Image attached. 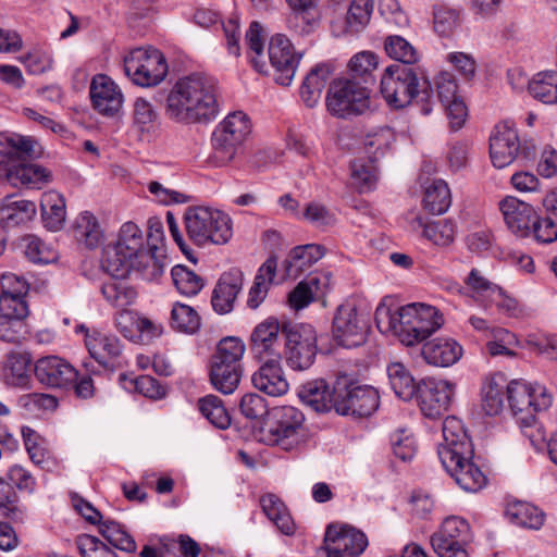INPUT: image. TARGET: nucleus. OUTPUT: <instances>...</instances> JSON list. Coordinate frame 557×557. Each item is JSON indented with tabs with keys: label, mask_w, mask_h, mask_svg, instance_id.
Instances as JSON below:
<instances>
[{
	"label": "nucleus",
	"mask_w": 557,
	"mask_h": 557,
	"mask_svg": "<svg viewBox=\"0 0 557 557\" xmlns=\"http://www.w3.org/2000/svg\"><path fill=\"white\" fill-rule=\"evenodd\" d=\"M18 405L30 414L53 411L57 409L58 398L45 393H30L20 397Z\"/></svg>",
	"instance_id": "0e129e2a"
},
{
	"label": "nucleus",
	"mask_w": 557,
	"mask_h": 557,
	"mask_svg": "<svg viewBox=\"0 0 557 557\" xmlns=\"http://www.w3.org/2000/svg\"><path fill=\"white\" fill-rule=\"evenodd\" d=\"M36 212V206L29 200L10 201L0 209V222L12 227L29 221Z\"/></svg>",
	"instance_id": "8fccbe9b"
},
{
	"label": "nucleus",
	"mask_w": 557,
	"mask_h": 557,
	"mask_svg": "<svg viewBox=\"0 0 557 557\" xmlns=\"http://www.w3.org/2000/svg\"><path fill=\"white\" fill-rule=\"evenodd\" d=\"M499 210L508 230L518 237H528L534 222L533 207L513 196H507L499 201Z\"/></svg>",
	"instance_id": "b1692460"
},
{
	"label": "nucleus",
	"mask_w": 557,
	"mask_h": 557,
	"mask_svg": "<svg viewBox=\"0 0 557 557\" xmlns=\"http://www.w3.org/2000/svg\"><path fill=\"white\" fill-rule=\"evenodd\" d=\"M375 322L381 333L393 334L403 344L412 346L437 331L444 319L433 306L409 304L395 310L379 306L375 310Z\"/></svg>",
	"instance_id": "7ed1b4c3"
},
{
	"label": "nucleus",
	"mask_w": 557,
	"mask_h": 557,
	"mask_svg": "<svg viewBox=\"0 0 557 557\" xmlns=\"http://www.w3.org/2000/svg\"><path fill=\"white\" fill-rule=\"evenodd\" d=\"M462 346L450 337H436L422 346V357L435 367H450L462 357Z\"/></svg>",
	"instance_id": "bb28decb"
},
{
	"label": "nucleus",
	"mask_w": 557,
	"mask_h": 557,
	"mask_svg": "<svg viewBox=\"0 0 557 557\" xmlns=\"http://www.w3.org/2000/svg\"><path fill=\"white\" fill-rule=\"evenodd\" d=\"M505 513L512 524L531 530L541 529L545 520L539 507L522 500L508 503Z\"/></svg>",
	"instance_id": "f704fd0d"
},
{
	"label": "nucleus",
	"mask_w": 557,
	"mask_h": 557,
	"mask_svg": "<svg viewBox=\"0 0 557 557\" xmlns=\"http://www.w3.org/2000/svg\"><path fill=\"white\" fill-rule=\"evenodd\" d=\"M262 32V25L259 22H252L246 32V42L249 50L256 54V57L251 58V63L255 69L260 73H265V63L259 61V58L263 55L264 50V38Z\"/></svg>",
	"instance_id": "69168bd1"
},
{
	"label": "nucleus",
	"mask_w": 557,
	"mask_h": 557,
	"mask_svg": "<svg viewBox=\"0 0 557 557\" xmlns=\"http://www.w3.org/2000/svg\"><path fill=\"white\" fill-rule=\"evenodd\" d=\"M373 11V0H352L346 15L349 32L359 33L368 23Z\"/></svg>",
	"instance_id": "13d9d810"
},
{
	"label": "nucleus",
	"mask_w": 557,
	"mask_h": 557,
	"mask_svg": "<svg viewBox=\"0 0 557 557\" xmlns=\"http://www.w3.org/2000/svg\"><path fill=\"white\" fill-rule=\"evenodd\" d=\"M528 89L532 97L544 103H557V73L546 71L537 73L528 82Z\"/></svg>",
	"instance_id": "a18cd8bd"
},
{
	"label": "nucleus",
	"mask_w": 557,
	"mask_h": 557,
	"mask_svg": "<svg viewBox=\"0 0 557 557\" xmlns=\"http://www.w3.org/2000/svg\"><path fill=\"white\" fill-rule=\"evenodd\" d=\"M171 276L177 292L184 296H196L203 287L202 277L182 264L172 268Z\"/></svg>",
	"instance_id": "864d4df0"
},
{
	"label": "nucleus",
	"mask_w": 557,
	"mask_h": 557,
	"mask_svg": "<svg viewBox=\"0 0 557 557\" xmlns=\"http://www.w3.org/2000/svg\"><path fill=\"white\" fill-rule=\"evenodd\" d=\"M244 369H230L225 367L219 369L210 367V382L218 392L230 395L238 387Z\"/></svg>",
	"instance_id": "6e6d98bb"
},
{
	"label": "nucleus",
	"mask_w": 557,
	"mask_h": 557,
	"mask_svg": "<svg viewBox=\"0 0 557 557\" xmlns=\"http://www.w3.org/2000/svg\"><path fill=\"white\" fill-rule=\"evenodd\" d=\"M380 90L386 102L395 109L405 108L416 100L423 115L433 110L431 85L416 67L400 64L387 66L381 77Z\"/></svg>",
	"instance_id": "20e7f679"
},
{
	"label": "nucleus",
	"mask_w": 557,
	"mask_h": 557,
	"mask_svg": "<svg viewBox=\"0 0 557 557\" xmlns=\"http://www.w3.org/2000/svg\"><path fill=\"white\" fill-rule=\"evenodd\" d=\"M89 94L94 109L106 116H114L123 104V94L107 75L98 74L90 83Z\"/></svg>",
	"instance_id": "5701e85b"
},
{
	"label": "nucleus",
	"mask_w": 557,
	"mask_h": 557,
	"mask_svg": "<svg viewBox=\"0 0 557 557\" xmlns=\"http://www.w3.org/2000/svg\"><path fill=\"white\" fill-rule=\"evenodd\" d=\"M305 421L304 413L293 406L274 408L265 421L261 433L268 445L290 450L299 443V431Z\"/></svg>",
	"instance_id": "9d476101"
},
{
	"label": "nucleus",
	"mask_w": 557,
	"mask_h": 557,
	"mask_svg": "<svg viewBox=\"0 0 557 557\" xmlns=\"http://www.w3.org/2000/svg\"><path fill=\"white\" fill-rule=\"evenodd\" d=\"M41 218L46 228L59 231L65 222V200L57 191H47L40 199Z\"/></svg>",
	"instance_id": "4c0bfd02"
},
{
	"label": "nucleus",
	"mask_w": 557,
	"mask_h": 557,
	"mask_svg": "<svg viewBox=\"0 0 557 557\" xmlns=\"http://www.w3.org/2000/svg\"><path fill=\"white\" fill-rule=\"evenodd\" d=\"M101 285V294L104 299L115 308H125L132 305L136 297L137 292L124 281L126 275L112 276Z\"/></svg>",
	"instance_id": "a19ab883"
},
{
	"label": "nucleus",
	"mask_w": 557,
	"mask_h": 557,
	"mask_svg": "<svg viewBox=\"0 0 557 557\" xmlns=\"http://www.w3.org/2000/svg\"><path fill=\"white\" fill-rule=\"evenodd\" d=\"M333 401L336 413L363 418L376 411L380 395L374 387L361 385L350 375L341 374L333 384Z\"/></svg>",
	"instance_id": "423d86ee"
},
{
	"label": "nucleus",
	"mask_w": 557,
	"mask_h": 557,
	"mask_svg": "<svg viewBox=\"0 0 557 557\" xmlns=\"http://www.w3.org/2000/svg\"><path fill=\"white\" fill-rule=\"evenodd\" d=\"M124 71L134 84L152 87L165 78L168 63L156 48H136L124 58Z\"/></svg>",
	"instance_id": "9b49d317"
},
{
	"label": "nucleus",
	"mask_w": 557,
	"mask_h": 557,
	"mask_svg": "<svg viewBox=\"0 0 557 557\" xmlns=\"http://www.w3.org/2000/svg\"><path fill=\"white\" fill-rule=\"evenodd\" d=\"M483 409L488 416H496L504 406L503 377L493 376L483 387Z\"/></svg>",
	"instance_id": "bf43d9fd"
},
{
	"label": "nucleus",
	"mask_w": 557,
	"mask_h": 557,
	"mask_svg": "<svg viewBox=\"0 0 557 557\" xmlns=\"http://www.w3.org/2000/svg\"><path fill=\"white\" fill-rule=\"evenodd\" d=\"M350 183L359 193L372 190L376 184V169L372 161L357 159L351 163Z\"/></svg>",
	"instance_id": "603ef678"
},
{
	"label": "nucleus",
	"mask_w": 557,
	"mask_h": 557,
	"mask_svg": "<svg viewBox=\"0 0 557 557\" xmlns=\"http://www.w3.org/2000/svg\"><path fill=\"white\" fill-rule=\"evenodd\" d=\"M218 81L203 73L178 78L165 100V115L182 124H207L216 119L219 109Z\"/></svg>",
	"instance_id": "f257e3e1"
},
{
	"label": "nucleus",
	"mask_w": 557,
	"mask_h": 557,
	"mask_svg": "<svg viewBox=\"0 0 557 557\" xmlns=\"http://www.w3.org/2000/svg\"><path fill=\"white\" fill-rule=\"evenodd\" d=\"M144 250L141 230L135 223L126 222L120 230L116 243L104 249L102 268L112 276L127 275L132 268V258Z\"/></svg>",
	"instance_id": "1a4fd4ad"
},
{
	"label": "nucleus",
	"mask_w": 557,
	"mask_h": 557,
	"mask_svg": "<svg viewBox=\"0 0 557 557\" xmlns=\"http://www.w3.org/2000/svg\"><path fill=\"white\" fill-rule=\"evenodd\" d=\"M76 546L82 557H119L112 548L94 535H78Z\"/></svg>",
	"instance_id": "338daca9"
},
{
	"label": "nucleus",
	"mask_w": 557,
	"mask_h": 557,
	"mask_svg": "<svg viewBox=\"0 0 557 557\" xmlns=\"http://www.w3.org/2000/svg\"><path fill=\"white\" fill-rule=\"evenodd\" d=\"M42 153L39 143L30 136L0 134V163L13 158L36 159Z\"/></svg>",
	"instance_id": "cd10ccee"
},
{
	"label": "nucleus",
	"mask_w": 557,
	"mask_h": 557,
	"mask_svg": "<svg viewBox=\"0 0 557 557\" xmlns=\"http://www.w3.org/2000/svg\"><path fill=\"white\" fill-rule=\"evenodd\" d=\"M99 533L111 544L112 547L126 553H134L137 548L136 542L127 530L119 522L104 519L99 525Z\"/></svg>",
	"instance_id": "49530a36"
},
{
	"label": "nucleus",
	"mask_w": 557,
	"mask_h": 557,
	"mask_svg": "<svg viewBox=\"0 0 557 557\" xmlns=\"http://www.w3.org/2000/svg\"><path fill=\"white\" fill-rule=\"evenodd\" d=\"M243 283L244 274L239 269H231L220 276L211 296V305L216 313L226 314L234 309V302L243 288Z\"/></svg>",
	"instance_id": "393cba45"
},
{
	"label": "nucleus",
	"mask_w": 557,
	"mask_h": 557,
	"mask_svg": "<svg viewBox=\"0 0 557 557\" xmlns=\"http://www.w3.org/2000/svg\"><path fill=\"white\" fill-rule=\"evenodd\" d=\"M246 350L244 342L238 337H225L216 346L215 352L211 357L210 367H222L230 369H244L243 357Z\"/></svg>",
	"instance_id": "473e14b6"
},
{
	"label": "nucleus",
	"mask_w": 557,
	"mask_h": 557,
	"mask_svg": "<svg viewBox=\"0 0 557 557\" xmlns=\"http://www.w3.org/2000/svg\"><path fill=\"white\" fill-rule=\"evenodd\" d=\"M165 260L166 257L163 252L145 249L137 257L132 258L131 270L141 273L145 280H156L162 275Z\"/></svg>",
	"instance_id": "c03bdc74"
},
{
	"label": "nucleus",
	"mask_w": 557,
	"mask_h": 557,
	"mask_svg": "<svg viewBox=\"0 0 557 557\" xmlns=\"http://www.w3.org/2000/svg\"><path fill=\"white\" fill-rule=\"evenodd\" d=\"M444 443L438 447V458L456 483L466 492H478L486 484V476L473 461L474 450L462 423L455 417L443 422Z\"/></svg>",
	"instance_id": "f03ea898"
},
{
	"label": "nucleus",
	"mask_w": 557,
	"mask_h": 557,
	"mask_svg": "<svg viewBox=\"0 0 557 557\" xmlns=\"http://www.w3.org/2000/svg\"><path fill=\"white\" fill-rule=\"evenodd\" d=\"M50 172L38 164L21 163L13 165L7 171V178L13 186H25L27 188L40 189L50 182Z\"/></svg>",
	"instance_id": "2f4dec72"
},
{
	"label": "nucleus",
	"mask_w": 557,
	"mask_h": 557,
	"mask_svg": "<svg viewBox=\"0 0 557 557\" xmlns=\"http://www.w3.org/2000/svg\"><path fill=\"white\" fill-rule=\"evenodd\" d=\"M251 132L249 117L242 111L230 113L212 134L213 151L209 162L213 166H225L232 162L238 149Z\"/></svg>",
	"instance_id": "0eeeda50"
},
{
	"label": "nucleus",
	"mask_w": 557,
	"mask_h": 557,
	"mask_svg": "<svg viewBox=\"0 0 557 557\" xmlns=\"http://www.w3.org/2000/svg\"><path fill=\"white\" fill-rule=\"evenodd\" d=\"M454 395V383L428 377L419 381L414 396L423 416L437 419L448 410Z\"/></svg>",
	"instance_id": "2eb2a0df"
},
{
	"label": "nucleus",
	"mask_w": 557,
	"mask_h": 557,
	"mask_svg": "<svg viewBox=\"0 0 557 557\" xmlns=\"http://www.w3.org/2000/svg\"><path fill=\"white\" fill-rule=\"evenodd\" d=\"M431 537H441L442 543L445 541H455V544H470L472 542L471 528L469 523L459 517L446 518L440 530L436 531Z\"/></svg>",
	"instance_id": "09e8293b"
},
{
	"label": "nucleus",
	"mask_w": 557,
	"mask_h": 557,
	"mask_svg": "<svg viewBox=\"0 0 557 557\" xmlns=\"http://www.w3.org/2000/svg\"><path fill=\"white\" fill-rule=\"evenodd\" d=\"M413 231L422 230V235L436 246L446 247L455 240L456 225L450 220L426 222L420 214L409 220Z\"/></svg>",
	"instance_id": "7c9ffc66"
},
{
	"label": "nucleus",
	"mask_w": 557,
	"mask_h": 557,
	"mask_svg": "<svg viewBox=\"0 0 557 557\" xmlns=\"http://www.w3.org/2000/svg\"><path fill=\"white\" fill-rule=\"evenodd\" d=\"M387 377L395 395L403 400H410L417 394L419 382H416L410 371L400 362H392L387 367Z\"/></svg>",
	"instance_id": "ea45409f"
},
{
	"label": "nucleus",
	"mask_w": 557,
	"mask_h": 557,
	"mask_svg": "<svg viewBox=\"0 0 557 557\" xmlns=\"http://www.w3.org/2000/svg\"><path fill=\"white\" fill-rule=\"evenodd\" d=\"M280 361L276 358L262 360V364L251 376L252 385L272 397L285 395L289 387Z\"/></svg>",
	"instance_id": "a878e982"
},
{
	"label": "nucleus",
	"mask_w": 557,
	"mask_h": 557,
	"mask_svg": "<svg viewBox=\"0 0 557 557\" xmlns=\"http://www.w3.org/2000/svg\"><path fill=\"white\" fill-rule=\"evenodd\" d=\"M268 54L275 70L276 83L288 86L294 79L301 54L295 51L292 41L283 34L270 38Z\"/></svg>",
	"instance_id": "6ab92c4d"
},
{
	"label": "nucleus",
	"mask_w": 557,
	"mask_h": 557,
	"mask_svg": "<svg viewBox=\"0 0 557 557\" xmlns=\"http://www.w3.org/2000/svg\"><path fill=\"white\" fill-rule=\"evenodd\" d=\"M120 382L125 389L138 392L149 398L157 399L164 395V389L159 382L149 375L129 377L126 374H120Z\"/></svg>",
	"instance_id": "4d7b16f0"
},
{
	"label": "nucleus",
	"mask_w": 557,
	"mask_h": 557,
	"mask_svg": "<svg viewBox=\"0 0 557 557\" xmlns=\"http://www.w3.org/2000/svg\"><path fill=\"white\" fill-rule=\"evenodd\" d=\"M299 398L317 412H327L334 409L333 388L324 380L305 383L299 389Z\"/></svg>",
	"instance_id": "72a5a7b5"
},
{
	"label": "nucleus",
	"mask_w": 557,
	"mask_h": 557,
	"mask_svg": "<svg viewBox=\"0 0 557 557\" xmlns=\"http://www.w3.org/2000/svg\"><path fill=\"white\" fill-rule=\"evenodd\" d=\"M324 253V247L317 244L294 247L284 261L286 276L297 278L301 273L318 262Z\"/></svg>",
	"instance_id": "c756f323"
},
{
	"label": "nucleus",
	"mask_w": 557,
	"mask_h": 557,
	"mask_svg": "<svg viewBox=\"0 0 557 557\" xmlns=\"http://www.w3.org/2000/svg\"><path fill=\"white\" fill-rule=\"evenodd\" d=\"M277 259L275 256L269 257L259 268L253 284L249 290L247 306L257 309L265 299L269 287L276 275Z\"/></svg>",
	"instance_id": "c9c22d12"
},
{
	"label": "nucleus",
	"mask_w": 557,
	"mask_h": 557,
	"mask_svg": "<svg viewBox=\"0 0 557 557\" xmlns=\"http://www.w3.org/2000/svg\"><path fill=\"white\" fill-rule=\"evenodd\" d=\"M170 557H198L199 544L189 535L181 534L177 540H165Z\"/></svg>",
	"instance_id": "774afa93"
},
{
	"label": "nucleus",
	"mask_w": 557,
	"mask_h": 557,
	"mask_svg": "<svg viewBox=\"0 0 557 557\" xmlns=\"http://www.w3.org/2000/svg\"><path fill=\"white\" fill-rule=\"evenodd\" d=\"M185 227L188 238L199 247L224 245L233 236L228 214L209 207L188 209L185 213Z\"/></svg>",
	"instance_id": "39448f33"
},
{
	"label": "nucleus",
	"mask_w": 557,
	"mask_h": 557,
	"mask_svg": "<svg viewBox=\"0 0 557 557\" xmlns=\"http://www.w3.org/2000/svg\"><path fill=\"white\" fill-rule=\"evenodd\" d=\"M520 151V139L512 123L508 121L495 125L490 136V157L493 165L504 169L510 165Z\"/></svg>",
	"instance_id": "aec40b11"
},
{
	"label": "nucleus",
	"mask_w": 557,
	"mask_h": 557,
	"mask_svg": "<svg viewBox=\"0 0 557 557\" xmlns=\"http://www.w3.org/2000/svg\"><path fill=\"white\" fill-rule=\"evenodd\" d=\"M384 49L388 57L401 62V65L409 66L419 60V53L416 48L404 37L398 35L386 37Z\"/></svg>",
	"instance_id": "5fc2aeb1"
},
{
	"label": "nucleus",
	"mask_w": 557,
	"mask_h": 557,
	"mask_svg": "<svg viewBox=\"0 0 557 557\" xmlns=\"http://www.w3.org/2000/svg\"><path fill=\"white\" fill-rule=\"evenodd\" d=\"M368 546L364 533L354 528L329 525L321 554L325 557H358Z\"/></svg>",
	"instance_id": "f3484780"
},
{
	"label": "nucleus",
	"mask_w": 557,
	"mask_h": 557,
	"mask_svg": "<svg viewBox=\"0 0 557 557\" xmlns=\"http://www.w3.org/2000/svg\"><path fill=\"white\" fill-rule=\"evenodd\" d=\"M72 234L79 246L94 250L104 242V231L98 219L89 211L77 215L73 225Z\"/></svg>",
	"instance_id": "c85d7f7f"
},
{
	"label": "nucleus",
	"mask_w": 557,
	"mask_h": 557,
	"mask_svg": "<svg viewBox=\"0 0 557 557\" xmlns=\"http://www.w3.org/2000/svg\"><path fill=\"white\" fill-rule=\"evenodd\" d=\"M3 379L7 385L28 387L30 383V359L23 354H10L3 366Z\"/></svg>",
	"instance_id": "79ce46f5"
},
{
	"label": "nucleus",
	"mask_w": 557,
	"mask_h": 557,
	"mask_svg": "<svg viewBox=\"0 0 557 557\" xmlns=\"http://www.w3.org/2000/svg\"><path fill=\"white\" fill-rule=\"evenodd\" d=\"M170 323L175 331L195 334L201 326V318L193 307L177 301L172 307Z\"/></svg>",
	"instance_id": "de8ad7c7"
},
{
	"label": "nucleus",
	"mask_w": 557,
	"mask_h": 557,
	"mask_svg": "<svg viewBox=\"0 0 557 557\" xmlns=\"http://www.w3.org/2000/svg\"><path fill=\"white\" fill-rule=\"evenodd\" d=\"M201 414L218 429H226L231 424V417L223 401L215 395H207L198 400Z\"/></svg>",
	"instance_id": "3c124183"
},
{
	"label": "nucleus",
	"mask_w": 557,
	"mask_h": 557,
	"mask_svg": "<svg viewBox=\"0 0 557 557\" xmlns=\"http://www.w3.org/2000/svg\"><path fill=\"white\" fill-rule=\"evenodd\" d=\"M29 314L28 305L16 304L14 299L0 301V341L20 343L27 333L25 319Z\"/></svg>",
	"instance_id": "4be33fe9"
},
{
	"label": "nucleus",
	"mask_w": 557,
	"mask_h": 557,
	"mask_svg": "<svg viewBox=\"0 0 557 557\" xmlns=\"http://www.w3.org/2000/svg\"><path fill=\"white\" fill-rule=\"evenodd\" d=\"M36 380L48 388H67L77 380V370L58 356L39 358L34 366Z\"/></svg>",
	"instance_id": "412c9836"
},
{
	"label": "nucleus",
	"mask_w": 557,
	"mask_h": 557,
	"mask_svg": "<svg viewBox=\"0 0 557 557\" xmlns=\"http://www.w3.org/2000/svg\"><path fill=\"white\" fill-rule=\"evenodd\" d=\"M331 75L332 67L325 63L315 65L307 74L300 88V97L307 107L313 108L319 102Z\"/></svg>",
	"instance_id": "e433bc0d"
},
{
	"label": "nucleus",
	"mask_w": 557,
	"mask_h": 557,
	"mask_svg": "<svg viewBox=\"0 0 557 557\" xmlns=\"http://www.w3.org/2000/svg\"><path fill=\"white\" fill-rule=\"evenodd\" d=\"M326 106L332 114L339 117L362 114L370 106L369 90L352 79H335L330 85Z\"/></svg>",
	"instance_id": "f8f14e48"
},
{
	"label": "nucleus",
	"mask_w": 557,
	"mask_h": 557,
	"mask_svg": "<svg viewBox=\"0 0 557 557\" xmlns=\"http://www.w3.org/2000/svg\"><path fill=\"white\" fill-rule=\"evenodd\" d=\"M290 325H281L275 318H268L253 329L250 335V350L253 358L259 361L276 358L281 359V338H284V329Z\"/></svg>",
	"instance_id": "a211bd4d"
},
{
	"label": "nucleus",
	"mask_w": 557,
	"mask_h": 557,
	"mask_svg": "<svg viewBox=\"0 0 557 557\" xmlns=\"http://www.w3.org/2000/svg\"><path fill=\"white\" fill-rule=\"evenodd\" d=\"M284 356L293 370H306L317 355V333L310 324H296L284 329Z\"/></svg>",
	"instance_id": "ddd939ff"
},
{
	"label": "nucleus",
	"mask_w": 557,
	"mask_h": 557,
	"mask_svg": "<svg viewBox=\"0 0 557 557\" xmlns=\"http://www.w3.org/2000/svg\"><path fill=\"white\" fill-rule=\"evenodd\" d=\"M79 330L85 332V345L90 356L99 364L114 370L127 363L123 354V345L115 335L98 331L90 333L84 325H81Z\"/></svg>",
	"instance_id": "dca6fc26"
},
{
	"label": "nucleus",
	"mask_w": 557,
	"mask_h": 557,
	"mask_svg": "<svg viewBox=\"0 0 557 557\" xmlns=\"http://www.w3.org/2000/svg\"><path fill=\"white\" fill-rule=\"evenodd\" d=\"M260 505L264 515L285 535L295 532V523L285 504L274 494H265L260 498Z\"/></svg>",
	"instance_id": "58836bf2"
},
{
	"label": "nucleus",
	"mask_w": 557,
	"mask_h": 557,
	"mask_svg": "<svg viewBox=\"0 0 557 557\" xmlns=\"http://www.w3.org/2000/svg\"><path fill=\"white\" fill-rule=\"evenodd\" d=\"M377 66V57L372 51L356 53L348 63V69L354 78H361L364 84L372 82L371 73Z\"/></svg>",
	"instance_id": "e2e57ef3"
},
{
	"label": "nucleus",
	"mask_w": 557,
	"mask_h": 557,
	"mask_svg": "<svg viewBox=\"0 0 557 557\" xmlns=\"http://www.w3.org/2000/svg\"><path fill=\"white\" fill-rule=\"evenodd\" d=\"M522 435L529 440L531 446L536 450L547 448L546 432L543 425L536 420L534 413L518 416Z\"/></svg>",
	"instance_id": "052dcab7"
},
{
	"label": "nucleus",
	"mask_w": 557,
	"mask_h": 557,
	"mask_svg": "<svg viewBox=\"0 0 557 557\" xmlns=\"http://www.w3.org/2000/svg\"><path fill=\"white\" fill-rule=\"evenodd\" d=\"M451 203L448 185L443 180H434L425 187L423 207L432 214L445 213Z\"/></svg>",
	"instance_id": "37998d69"
},
{
	"label": "nucleus",
	"mask_w": 557,
	"mask_h": 557,
	"mask_svg": "<svg viewBox=\"0 0 557 557\" xmlns=\"http://www.w3.org/2000/svg\"><path fill=\"white\" fill-rule=\"evenodd\" d=\"M507 400L512 412L518 416L541 412L548 409L553 396L541 384H531L524 380H512L506 386Z\"/></svg>",
	"instance_id": "4468645a"
},
{
	"label": "nucleus",
	"mask_w": 557,
	"mask_h": 557,
	"mask_svg": "<svg viewBox=\"0 0 557 557\" xmlns=\"http://www.w3.org/2000/svg\"><path fill=\"white\" fill-rule=\"evenodd\" d=\"M370 315L355 301H345L336 308L332 321L334 342L345 348L366 344L370 332Z\"/></svg>",
	"instance_id": "6e6552de"
},
{
	"label": "nucleus",
	"mask_w": 557,
	"mask_h": 557,
	"mask_svg": "<svg viewBox=\"0 0 557 557\" xmlns=\"http://www.w3.org/2000/svg\"><path fill=\"white\" fill-rule=\"evenodd\" d=\"M28 283L22 276L14 273H4L1 276L0 301L4 298L14 299L16 304L27 305L25 296L28 292Z\"/></svg>",
	"instance_id": "680f3d73"
}]
</instances>
